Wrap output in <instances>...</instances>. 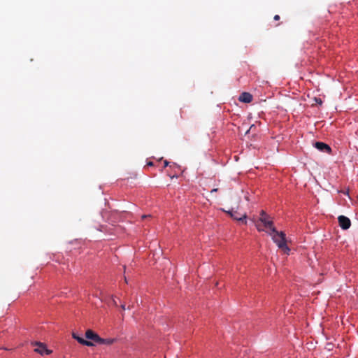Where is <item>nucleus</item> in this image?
Masks as SVG:
<instances>
[{
  "label": "nucleus",
  "mask_w": 358,
  "mask_h": 358,
  "mask_svg": "<svg viewBox=\"0 0 358 358\" xmlns=\"http://www.w3.org/2000/svg\"><path fill=\"white\" fill-rule=\"evenodd\" d=\"M217 191V188H215V189H213L211 191H210V193H213V192H215Z\"/></svg>",
  "instance_id": "obj_14"
},
{
  "label": "nucleus",
  "mask_w": 358,
  "mask_h": 358,
  "mask_svg": "<svg viewBox=\"0 0 358 358\" xmlns=\"http://www.w3.org/2000/svg\"><path fill=\"white\" fill-rule=\"evenodd\" d=\"M114 342H115V339L114 338H106V339H104V338H100V341H99L98 344L110 345L113 344Z\"/></svg>",
  "instance_id": "obj_10"
},
{
  "label": "nucleus",
  "mask_w": 358,
  "mask_h": 358,
  "mask_svg": "<svg viewBox=\"0 0 358 358\" xmlns=\"http://www.w3.org/2000/svg\"><path fill=\"white\" fill-rule=\"evenodd\" d=\"M112 303L114 306H117V302L116 299H115V297H113V296H112Z\"/></svg>",
  "instance_id": "obj_11"
},
{
  "label": "nucleus",
  "mask_w": 358,
  "mask_h": 358,
  "mask_svg": "<svg viewBox=\"0 0 358 358\" xmlns=\"http://www.w3.org/2000/svg\"><path fill=\"white\" fill-rule=\"evenodd\" d=\"M121 308H122V310H125V305L122 304L121 306Z\"/></svg>",
  "instance_id": "obj_16"
},
{
  "label": "nucleus",
  "mask_w": 358,
  "mask_h": 358,
  "mask_svg": "<svg viewBox=\"0 0 358 358\" xmlns=\"http://www.w3.org/2000/svg\"><path fill=\"white\" fill-rule=\"evenodd\" d=\"M225 212L227 214H229L233 219L238 220V221L244 222L245 224L247 223V222L245 220L247 215L245 213H244L242 216L239 217V216H238V213L237 211H234L233 210H230L225 211Z\"/></svg>",
  "instance_id": "obj_6"
},
{
  "label": "nucleus",
  "mask_w": 358,
  "mask_h": 358,
  "mask_svg": "<svg viewBox=\"0 0 358 358\" xmlns=\"http://www.w3.org/2000/svg\"><path fill=\"white\" fill-rule=\"evenodd\" d=\"M315 147L317 150L324 152L329 153L331 150V148L327 144L322 142H316L315 143Z\"/></svg>",
  "instance_id": "obj_7"
},
{
  "label": "nucleus",
  "mask_w": 358,
  "mask_h": 358,
  "mask_svg": "<svg viewBox=\"0 0 358 358\" xmlns=\"http://www.w3.org/2000/svg\"><path fill=\"white\" fill-rule=\"evenodd\" d=\"M338 220L339 225L343 229L345 230V229H348L350 228V227L351 225V222L348 217H347L344 215H340L338 217Z\"/></svg>",
  "instance_id": "obj_5"
},
{
  "label": "nucleus",
  "mask_w": 358,
  "mask_h": 358,
  "mask_svg": "<svg viewBox=\"0 0 358 358\" xmlns=\"http://www.w3.org/2000/svg\"><path fill=\"white\" fill-rule=\"evenodd\" d=\"M72 337L76 339L79 343L82 344V345H86V346H88V347H92L94 345V344L91 342V341H88L87 340H85L84 338L78 336L75 333H73L72 334Z\"/></svg>",
  "instance_id": "obj_8"
},
{
  "label": "nucleus",
  "mask_w": 358,
  "mask_h": 358,
  "mask_svg": "<svg viewBox=\"0 0 358 358\" xmlns=\"http://www.w3.org/2000/svg\"><path fill=\"white\" fill-rule=\"evenodd\" d=\"M148 166H152L153 163L152 162H150L148 163Z\"/></svg>",
  "instance_id": "obj_15"
},
{
  "label": "nucleus",
  "mask_w": 358,
  "mask_h": 358,
  "mask_svg": "<svg viewBox=\"0 0 358 358\" xmlns=\"http://www.w3.org/2000/svg\"><path fill=\"white\" fill-rule=\"evenodd\" d=\"M279 19H280V16H279L278 15H275L274 16V20H278Z\"/></svg>",
  "instance_id": "obj_12"
},
{
  "label": "nucleus",
  "mask_w": 358,
  "mask_h": 358,
  "mask_svg": "<svg viewBox=\"0 0 358 358\" xmlns=\"http://www.w3.org/2000/svg\"><path fill=\"white\" fill-rule=\"evenodd\" d=\"M31 345L36 347L34 349V351L41 355H50L52 353V350H48L46 348L45 344L43 343L35 341L32 342Z\"/></svg>",
  "instance_id": "obj_3"
},
{
  "label": "nucleus",
  "mask_w": 358,
  "mask_h": 358,
  "mask_svg": "<svg viewBox=\"0 0 358 358\" xmlns=\"http://www.w3.org/2000/svg\"><path fill=\"white\" fill-rule=\"evenodd\" d=\"M238 100L243 103H250L252 100V96L250 93L243 92L240 95Z\"/></svg>",
  "instance_id": "obj_9"
},
{
  "label": "nucleus",
  "mask_w": 358,
  "mask_h": 358,
  "mask_svg": "<svg viewBox=\"0 0 358 358\" xmlns=\"http://www.w3.org/2000/svg\"><path fill=\"white\" fill-rule=\"evenodd\" d=\"M164 167H166L169 165V162L167 161H164Z\"/></svg>",
  "instance_id": "obj_13"
},
{
  "label": "nucleus",
  "mask_w": 358,
  "mask_h": 358,
  "mask_svg": "<svg viewBox=\"0 0 358 358\" xmlns=\"http://www.w3.org/2000/svg\"><path fill=\"white\" fill-rule=\"evenodd\" d=\"M266 233L271 236L273 242L277 245L279 249H280L284 253L287 255L289 254L290 249L287 245L286 235L284 232L278 231L275 228L273 231H266Z\"/></svg>",
  "instance_id": "obj_2"
},
{
  "label": "nucleus",
  "mask_w": 358,
  "mask_h": 358,
  "mask_svg": "<svg viewBox=\"0 0 358 358\" xmlns=\"http://www.w3.org/2000/svg\"><path fill=\"white\" fill-rule=\"evenodd\" d=\"M251 221L255 224L259 231H271L275 229L271 217L264 210H261L258 220L252 217Z\"/></svg>",
  "instance_id": "obj_1"
},
{
  "label": "nucleus",
  "mask_w": 358,
  "mask_h": 358,
  "mask_svg": "<svg viewBox=\"0 0 358 358\" xmlns=\"http://www.w3.org/2000/svg\"><path fill=\"white\" fill-rule=\"evenodd\" d=\"M148 216V215H143V216H142V218H143V219H144V218L147 217Z\"/></svg>",
  "instance_id": "obj_17"
},
{
  "label": "nucleus",
  "mask_w": 358,
  "mask_h": 358,
  "mask_svg": "<svg viewBox=\"0 0 358 358\" xmlns=\"http://www.w3.org/2000/svg\"><path fill=\"white\" fill-rule=\"evenodd\" d=\"M85 337L87 339L90 340L89 341L92 342L94 345L95 343H99L101 338L96 333L91 329L86 331Z\"/></svg>",
  "instance_id": "obj_4"
}]
</instances>
